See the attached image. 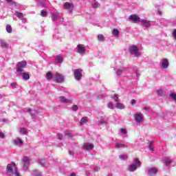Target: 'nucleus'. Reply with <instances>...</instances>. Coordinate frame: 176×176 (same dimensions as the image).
I'll return each instance as SVG.
<instances>
[{
	"instance_id": "1",
	"label": "nucleus",
	"mask_w": 176,
	"mask_h": 176,
	"mask_svg": "<svg viewBox=\"0 0 176 176\" xmlns=\"http://www.w3.org/2000/svg\"><path fill=\"white\" fill-rule=\"evenodd\" d=\"M74 8L75 6L73 3L65 2L63 4V8L69 12V13H72V12H74Z\"/></svg>"
},
{
	"instance_id": "37",
	"label": "nucleus",
	"mask_w": 176,
	"mask_h": 176,
	"mask_svg": "<svg viewBox=\"0 0 176 176\" xmlns=\"http://www.w3.org/2000/svg\"><path fill=\"white\" fill-rule=\"evenodd\" d=\"M72 109V111H76L78 109H79V107H78V105H73Z\"/></svg>"
},
{
	"instance_id": "39",
	"label": "nucleus",
	"mask_w": 176,
	"mask_h": 176,
	"mask_svg": "<svg viewBox=\"0 0 176 176\" xmlns=\"http://www.w3.org/2000/svg\"><path fill=\"white\" fill-rule=\"evenodd\" d=\"M107 107H108V108H109L110 109H113V104H112V103H111V102L107 104Z\"/></svg>"
},
{
	"instance_id": "13",
	"label": "nucleus",
	"mask_w": 176,
	"mask_h": 176,
	"mask_svg": "<svg viewBox=\"0 0 176 176\" xmlns=\"http://www.w3.org/2000/svg\"><path fill=\"white\" fill-rule=\"evenodd\" d=\"M59 99L62 102H64L65 104H68V102H72V100L67 99L64 96H60Z\"/></svg>"
},
{
	"instance_id": "36",
	"label": "nucleus",
	"mask_w": 176,
	"mask_h": 176,
	"mask_svg": "<svg viewBox=\"0 0 176 176\" xmlns=\"http://www.w3.org/2000/svg\"><path fill=\"white\" fill-rule=\"evenodd\" d=\"M113 96H114L113 99L115 102H118V101H119V96L116 94H114Z\"/></svg>"
},
{
	"instance_id": "14",
	"label": "nucleus",
	"mask_w": 176,
	"mask_h": 176,
	"mask_svg": "<svg viewBox=\"0 0 176 176\" xmlns=\"http://www.w3.org/2000/svg\"><path fill=\"white\" fill-rule=\"evenodd\" d=\"M19 75H21L25 80H28L30 79V74L29 73H19Z\"/></svg>"
},
{
	"instance_id": "32",
	"label": "nucleus",
	"mask_w": 176,
	"mask_h": 176,
	"mask_svg": "<svg viewBox=\"0 0 176 176\" xmlns=\"http://www.w3.org/2000/svg\"><path fill=\"white\" fill-rule=\"evenodd\" d=\"M56 60H57L58 63H63V57L60 56H56Z\"/></svg>"
},
{
	"instance_id": "6",
	"label": "nucleus",
	"mask_w": 176,
	"mask_h": 176,
	"mask_svg": "<svg viewBox=\"0 0 176 176\" xmlns=\"http://www.w3.org/2000/svg\"><path fill=\"white\" fill-rule=\"evenodd\" d=\"M94 144L89 142L84 143L82 147V149H84V151H91V149H94Z\"/></svg>"
},
{
	"instance_id": "33",
	"label": "nucleus",
	"mask_w": 176,
	"mask_h": 176,
	"mask_svg": "<svg viewBox=\"0 0 176 176\" xmlns=\"http://www.w3.org/2000/svg\"><path fill=\"white\" fill-rule=\"evenodd\" d=\"M157 94H158V96H164V91H163V89H159L157 91Z\"/></svg>"
},
{
	"instance_id": "21",
	"label": "nucleus",
	"mask_w": 176,
	"mask_h": 176,
	"mask_svg": "<svg viewBox=\"0 0 176 176\" xmlns=\"http://www.w3.org/2000/svg\"><path fill=\"white\" fill-rule=\"evenodd\" d=\"M46 79H47V80H50L52 79V78H53V74L52 73V72H49L46 74V76H45Z\"/></svg>"
},
{
	"instance_id": "28",
	"label": "nucleus",
	"mask_w": 176,
	"mask_h": 176,
	"mask_svg": "<svg viewBox=\"0 0 176 176\" xmlns=\"http://www.w3.org/2000/svg\"><path fill=\"white\" fill-rule=\"evenodd\" d=\"M164 164L166 166H170V164H171V160H170V158H166L164 161Z\"/></svg>"
},
{
	"instance_id": "38",
	"label": "nucleus",
	"mask_w": 176,
	"mask_h": 176,
	"mask_svg": "<svg viewBox=\"0 0 176 176\" xmlns=\"http://www.w3.org/2000/svg\"><path fill=\"white\" fill-rule=\"evenodd\" d=\"M134 160L136 164H138V166H141V162H140V160H138V158H135Z\"/></svg>"
},
{
	"instance_id": "2",
	"label": "nucleus",
	"mask_w": 176,
	"mask_h": 176,
	"mask_svg": "<svg viewBox=\"0 0 176 176\" xmlns=\"http://www.w3.org/2000/svg\"><path fill=\"white\" fill-rule=\"evenodd\" d=\"M25 67H27V62L25 60L19 62L16 64V71L19 73H21L23 72V69L25 68Z\"/></svg>"
},
{
	"instance_id": "15",
	"label": "nucleus",
	"mask_w": 176,
	"mask_h": 176,
	"mask_svg": "<svg viewBox=\"0 0 176 176\" xmlns=\"http://www.w3.org/2000/svg\"><path fill=\"white\" fill-rule=\"evenodd\" d=\"M140 23H143V27H151V23L145 19L140 20Z\"/></svg>"
},
{
	"instance_id": "16",
	"label": "nucleus",
	"mask_w": 176,
	"mask_h": 176,
	"mask_svg": "<svg viewBox=\"0 0 176 176\" xmlns=\"http://www.w3.org/2000/svg\"><path fill=\"white\" fill-rule=\"evenodd\" d=\"M116 107L118 108V109H124V104H123V103L116 102Z\"/></svg>"
},
{
	"instance_id": "52",
	"label": "nucleus",
	"mask_w": 176,
	"mask_h": 176,
	"mask_svg": "<svg viewBox=\"0 0 176 176\" xmlns=\"http://www.w3.org/2000/svg\"><path fill=\"white\" fill-rule=\"evenodd\" d=\"M144 109H145L146 111H148V107H144Z\"/></svg>"
},
{
	"instance_id": "27",
	"label": "nucleus",
	"mask_w": 176,
	"mask_h": 176,
	"mask_svg": "<svg viewBox=\"0 0 176 176\" xmlns=\"http://www.w3.org/2000/svg\"><path fill=\"white\" fill-rule=\"evenodd\" d=\"M127 146L124 145V144L119 143L116 144V148H126Z\"/></svg>"
},
{
	"instance_id": "8",
	"label": "nucleus",
	"mask_w": 176,
	"mask_h": 176,
	"mask_svg": "<svg viewBox=\"0 0 176 176\" xmlns=\"http://www.w3.org/2000/svg\"><path fill=\"white\" fill-rule=\"evenodd\" d=\"M23 170H28L30 167V158L28 157H23Z\"/></svg>"
},
{
	"instance_id": "22",
	"label": "nucleus",
	"mask_w": 176,
	"mask_h": 176,
	"mask_svg": "<svg viewBox=\"0 0 176 176\" xmlns=\"http://www.w3.org/2000/svg\"><path fill=\"white\" fill-rule=\"evenodd\" d=\"M135 170H137V166L135 165V164H131L129 166V170L133 172L135 171Z\"/></svg>"
},
{
	"instance_id": "46",
	"label": "nucleus",
	"mask_w": 176,
	"mask_h": 176,
	"mask_svg": "<svg viewBox=\"0 0 176 176\" xmlns=\"http://www.w3.org/2000/svg\"><path fill=\"white\" fill-rule=\"evenodd\" d=\"M60 135V138H58V140H63V135L58 134Z\"/></svg>"
},
{
	"instance_id": "30",
	"label": "nucleus",
	"mask_w": 176,
	"mask_h": 176,
	"mask_svg": "<svg viewBox=\"0 0 176 176\" xmlns=\"http://www.w3.org/2000/svg\"><path fill=\"white\" fill-rule=\"evenodd\" d=\"M119 30L118 29H113V35H115L116 36H118L119 35Z\"/></svg>"
},
{
	"instance_id": "7",
	"label": "nucleus",
	"mask_w": 176,
	"mask_h": 176,
	"mask_svg": "<svg viewBox=\"0 0 176 176\" xmlns=\"http://www.w3.org/2000/svg\"><path fill=\"white\" fill-rule=\"evenodd\" d=\"M77 52L79 54L83 55L86 53V47L82 44H78L77 45Z\"/></svg>"
},
{
	"instance_id": "47",
	"label": "nucleus",
	"mask_w": 176,
	"mask_h": 176,
	"mask_svg": "<svg viewBox=\"0 0 176 176\" xmlns=\"http://www.w3.org/2000/svg\"><path fill=\"white\" fill-rule=\"evenodd\" d=\"M70 176H76V173H72Z\"/></svg>"
},
{
	"instance_id": "24",
	"label": "nucleus",
	"mask_w": 176,
	"mask_h": 176,
	"mask_svg": "<svg viewBox=\"0 0 176 176\" xmlns=\"http://www.w3.org/2000/svg\"><path fill=\"white\" fill-rule=\"evenodd\" d=\"M97 38L100 42H104V41H105V37L102 34H99Z\"/></svg>"
},
{
	"instance_id": "35",
	"label": "nucleus",
	"mask_w": 176,
	"mask_h": 176,
	"mask_svg": "<svg viewBox=\"0 0 176 176\" xmlns=\"http://www.w3.org/2000/svg\"><path fill=\"white\" fill-rule=\"evenodd\" d=\"M28 112H29L30 115L32 116V118L33 119H36V116L35 114L32 113V112H31V109H29L28 110Z\"/></svg>"
},
{
	"instance_id": "9",
	"label": "nucleus",
	"mask_w": 176,
	"mask_h": 176,
	"mask_svg": "<svg viewBox=\"0 0 176 176\" xmlns=\"http://www.w3.org/2000/svg\"><path fill=\"white\" fill-rule=\"evenodd\" d=\"M55 78L57 83H63L64 82V76L63 74L57 73Z\"/></svg>"
},
{
	"instance_id": "3",
	"label": "nucleus",
	"mask_w": 176,
	"mask_h": 176,
	"mask_svg": "<svg viewBox=\"0 0 176 176\" xmlns=\"http://www.w3.org/2000/svg\"><path fill=\"white\" fill-rule=\"evenodd\" d=\"M129 52L131 54H135V57L140 56V52H138V47L135 45H131L129 47Z\"/></svg>"
},
{
	"instance_id": "50",
	"label": "nucleus",
	"mask_w": 176,
	"mask_h": 176,
	"mask_svg": "<svg viewBox=\"0 0 176 176\" xmlns=\"http://www.w3.org/2000/svg\"><path fill=\"white\" fill-rule=\"evenodd\" d=\"M160 16H162V11H158Z\"/></svg>"
},
{
	"instance_id": "23",
	"label": "nucleus",
	"mask_w": 176,
	"mask_h": 176,
	"mask_svg": "<svg viewBox=\"0 0 176 176\" xmlns=\"http://www.w3.org/2000/svg\"><path fill=\"white\" fill-rule=\"evenodd\" d=\"M1 47H4L5 49H8V43H6V41L1 40Z\"/></svg>"
},
{
	"instance_id": "4",
	"label": "nucleus",
	"mask_w": 176,
	"mask_h": 176,
	"mask_svg": "<svg viewBox=\"0 0 176 176\" xmlns=\"http://www.w3.org/2000/svg\"><path fill=\"white\" fill-rule=\"evenodd\" d=\"M82 76H83V74H82V69H74V77L76 80H80V79H82Z\"/></svg>"
},
{
	"instance_id": "12",
	"label": "nucleus",
	"mask_w": 176,
	"mask_h": 176,
	"mask_svg": "<svg viewBox=\"0 0 176 176\" xmlns=\"http://www.w3.org/2000/svg\"><path fill=\"white\" fill-rule=\"evenodd\" d=\"M168 65H169L168 59L164 58L162 62V68H164V69L168 68Z\"/></svg>"
},
{
	"instance_id": "18",
	"label": "nucleus",
	"mask_w": 176,
	"mask_h": 176,
	"mask_svg": "<svg viewBox=\"0 0 176 176\" xmlns=\"http://www.w3.org/2000/svg\"><path fill=\"white\" fill-rule=\"evenodd\" d=\"M14 144H15V145H23V144H24V142H23V140H21L20 138H17L14 140Z\"/></svg>"
},
{
	"instance_id": "43",
	"label": "nucleus",
	"mask_w": 176,
	"mask_h": 176,
	"mask_svg": "<svg viewBox=\"0 0 176 176\" xmlns=\"http://www.w3.org/2000/svg\"><path fill=\"white\" fill-rule=\"evenodd\" d=\"M21 20H22L23 23H27V19L22 18Z\"/></svg>"
},
{
	"instance_id": "17",
	"label": "nucleus",
	"mask_w": 176,
	"mask_h": 176,
	"mask_svg": "<svg viewBox=\"0 0 176 176\" xmlns=\"http://www.w3.org/2000/svg\"><path fill=\"white\" fill-rule=\"evenodd\" d=\"M15 16H16V17H18V19H19L20 20H21V19L24 18V14L21 12H19L18 11H15L14 12Z\"/></svg>"
},
{
	"instance_id": "10",
	"label": "nucleus",
	"mask_w": 176,
	"mask_h": 176,
	"mask_svg": "<svg viewBox=\"0 0 176 176\" xmlns=\"http://www.w3.org/2000/svg\"><path fill=\"white\" fill-rule=\"evenodd\" d=\"M135 122L137 123H141V122H142V120L144 119V115L140 114V113H136L135 115Z\"/></svg>"
},
{
	"instance_id": "19",
	"label": "nucleus",
	"mask_w": 176,
	"mask_h": 176,
	"mask_svg": "<svg viewBox=\"0 0 176 176\" xmlns=\"http://www.w3.org/2000/svg\"><path fill=\"white\" fill-rule=\"evenodd\" d=\"M19 131L21 134H24L25 135H27V134H28V132L27 131V129L25 128H20L19 129Z\"/></svg>"
},
{
	"instance_id": "42",
	"label": "nucleus",
	"mask_w": 176,
	"mask_h": 176,
	"mask_svg": "<svg viewBox=\"0 0 176 176\" xmlns=\"http://www.w3.org/2000/svg\"><path fill=\"white\" fill-rule=\"evenodd\" d=\"M16 82H12V83H11L12 87H16Z\"/></svg>"
},
{
	"instance_id": "48",
	"label": "nucleus",
	"mask_w": 176,
	"mask_h": 176,
	"mask_svg": "<svg viewBox=\"0 0 176 176\" xmlns=\"http://www.w3.org/2000/svg\"><path fill=\"white\" fill-rule=\"evenodd\" d=\"M66 135H67V137H69V138H71V133H67V134H66Z\"/></svg>"
},
{
	"instance_id": "51",
	"label": "nucleus",
	"mask_w": 176,
	"mask_h": 176,
	"mask_svg": "<svg viewBox=\"0 0 176 176\" xmlns=\"http://www.w3.org/2000/svg\"><path fill=\"white\" fill-rule=\"evenodd\" d=\"M69 153H70V155H74V152H72V151H70Z\"/></svg>"
},
{
	"instance_id": "29",
	"label": "nucleus",
	"mask_w": 176,
	"mask_h": 176,
	"mask_svg": "<svg viewBox=\"0 0 176 176\" xmlns=\"http://www.w3.org/2000/svg\"><path fill=\"white\" fill-rule=\"evenodd\" d=\"M149 151L153 152V141L150 142L148 144Z\"/></svg>"
},
{
	"instance_id": "25",
	"label": "nucleus",
	"mask_w": 176,
	"mask_h": 176,
	"mask_svg": "<svg viewBox=\"0 0 176 176\" xmlns=\"http://www.w3.org/2000/svg\"><path fill=\"white\" fill-rule=\"evenodd\" d=\"M6 31H7V32H8V34H12V26L10 25H6Z\"/></svg>"
},
{
	"instance_id": "40",
	"label": "nucleus",
	"mask_w": 176,
	"mask_h": 176,
	"mask_svg": "<svg viewBox=\"0 0 176 176\" xmlns=\"http://www.w3.org/2000/svg\"><path fill=\"white\" fill-rule=\"evenodd\" d=\"M121 133L122 134H126V133H127V131L124 129H121Z\"/></svg>"
},
{
	"instance_id": "49",
	"label": "nucleus",
	"mask_w": 176,
	"mask_h": 176,
	"mask_svg": "<svg viewBox=\"0 0 176 176\" xmlns=\"http://www.w3.org/2000/svg\"><path fill=\"white\" fill-rule=\"evenodd\" d=\"M7 2H8V3H10V2H12V0H6Z\"/></svg>"
},
{
	"instance_id": "44",
	"label": "nucleus",
	"mask_w": 176,
	"mask_h": 176,
	"mask_svg": "<svg viewBox=\"0 0 176 176\" xmlns=\"http://www.w3.org/2000/svg\"><path fill=\"white\" fill-rule=\"evenodd\" d=\"M135 102H136L135 100L133 99V100H131V104H132V105H134V104H135Z\"/></svg>"
},
{
	"instance_id": "31",
	"label": "nucleus",
	"mask_w": 176,
	"mask_h": 176,
	"mask_svg": "<svg viewBox=\"0 0 176 176\" xmlns=\"http://www.w3.org/2000/svg\"><path fill=\"white\" fill-rule=\"evenodd\" d=\"M120 159L121 160H125V159H128L129 156H127V155L126 154H122L120 155Z\"/></svg>"
},
{
	"instance_id": "45",
	"label": "nucleus",
	"mask_w": 176,
	"mask_h": 176,
	"mask_svg": "<svg viewBox=\"0 0 176 176\" xmlns=\"http://www.w3.org/2000/svg\"><path fill=\"white\" fill-rule=\"evenodd\" d=\"M117 75H118V76H120V75H122V72L121 71H118L117 72Z\"/></svg>"
},
{
	"instance_id": "5",
	"label": "nucleus",
	"mask_w": 176,
	"mask_h": 176,
	"mask_svg": "<svg viewBox=\"0 0 176 176\" xmlns=\"http://www.w3.org/2000/svg\"><path fill=\"white\" fill-rule=\"evenodd\" d=\"M129 19L135 23H141V18L137 14H132L129 16Z\"/></svg>"
},
{
	"instance_id": "34",
	"label": "nucleus",
	"mask_w": 176,
	"mask_h": 176,
	"mask_svg": "<svg viewBox=\"0 0 176 176\" xmlns=\"http://www.w3.org/2000/svg\"><path fill=\"white\" fill-rule=\"evenodd\" d=\"M170 97L172 98V100H174V101H176V94H174V93L170 94Z\"/></svg>"
},
{
	"instance_id": "26",
	"label": "nucleus",
	"mask_w": 176,
	"mask_h": 176,
	"mask_svg": "<svg viewBox=\"0 0 176 176\" xmlns=\"http://www.w3.org/2000/svg\"><path fill=\"white\" fill-rule=\"evenodd\" d=\"M41 16H42V17H46V16H47V10H41Z\"/></svg>"
},
{
	"instance_id": "20",
	"label": "nucleus",
	"mask_w": 176,
	"mask_h": 176,
	"mask_svg": "<svg viewBox=\"0 0 176 176\" xmlns=\"http://www.w3.org/2000/svg\"><path fill=\"white\" fill-rule=\"evenodd\" d=\"M89 122V118L87 117L82 118L80 122V124H85V123H87Z\"/></svg>"
},
{
	"instance_id": "11",
	"label": "nucleus",
	"mask_w": 176,
	"mask_h": 176,
	"mask_svg": "<svg viewBox=\"0 0 176 176\" xmlns=\"http://www.w3.org/2000/svg\"><path fill=\"white\" fill-rule=\"evenodd\" d=\"M157 168H150L148 170V173L149 174V175H156V174L157 173Z\"/></svg>"
},
{
	"instance_id": "41",
	"label": "nucleus",
	"mask_w": 176,
	"mask_h": 176,
	"mask_svg": "<svg viewBox=\"0 0 176 176\" xmlns=\"http://www.w3.org/2000/svg\"><path fill=\"white\" fill-rule=\"evenodd\" d=\"M0 138H5V133H0Z\"/></svg>"
}]
</instances>
